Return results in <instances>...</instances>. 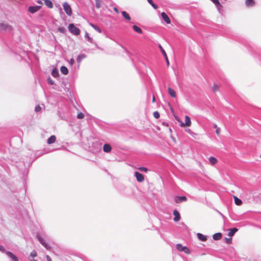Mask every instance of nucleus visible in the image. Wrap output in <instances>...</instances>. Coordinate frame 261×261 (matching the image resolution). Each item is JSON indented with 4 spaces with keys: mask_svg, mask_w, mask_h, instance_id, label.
Wrapping results in <instances>:
<instances>
[{
    "mask_svg": "<svg viewBox=\"0 0 261 261\" xmlns=\"http://www.w3.org/2000/svg\"><path fill=\"white\" fill-rule=\"evenodd\" d=\"M70 32L75 35H79L80 33V30L77 27H76L73 24L71 23L68 26Z\"/></svg>",
    "mask_w": 261,
    "mask_h": 261,
    "instance_id": "obj_1",
    "label": "nucleus"
},
{
    "mask_svg": "<svg viewBox=\"0 0 261 261\" xmlns=\"http://www.w3.org/2000/svg\"><path fill=\"white\" fill-rule=\"evenodd\" d=\"M176 249L179 251H180V252L183 251L187 254H189L190 253V251L188 248V247L186 246H182V244H177L176 245Z\"/></svg>",
    "mask_w": 261,
    "mask_h": 261,
    "instance_id": "obj_2",
    "label": "nucleus"
},
{
    "mask_svg": "<svg viewBox=\"0 0 261 261\" xmlns=\"http://www.w3.org/2000/svg\"><path fill=\"white\" fill-rule=\"evenodd\" d=\"M63 7L66 13L69 16L71 15L72 9L70 5L67 2H64L63 4Z\"/></svg>",
    "mask_w": 261,
    "mask_h": 261,
    "instance_id": "obj_3",
    "label": "nucleus"
},
{
    "mask_svg": "<svg viewBox=\"0 0 261 261\" xmlns=\"http://www.w3.org/2000/svg\"><path fill=\"white\" fill-rule=\"evenodd\" d=\"M191 125V121L190 117L188 115L185 116V123L181 122L180 126L184 127L185 126H190Z\"/></svg>",
    "mask_w": 261,
    "mask_h": 261,
    "instance_id": "obj_4",
    "label": "nucleus"
},
{
    "mask_svg": "<svg viewBox=\"0 0 261 261\" xmlns=\"http://www.w3.org/2000/svg\"><path fill=\"white\" fill-rule=\"evenodd\" d=\"M12 27L9 24H0V30L2 31H11L12 30Z\"/></svg>",
    "mask_w": 261,
    "mask_h": 261,
    "instance_id": "obj_5",
    "label": "nucleus"
},
{
    "mask_svg": "<svg viewBox=\"0 0 261 261\" xmlns=\"http://www.w3.org/2000/svg\"><path fill=\"white\" fill-rule=\"evenodd\" d=\"M187 200V198L186 196H177L174 198V201L176 203H179L182 202L186 201Z\"/></svg>",
    "mask_w": 261,
    "mask_h": 261,
    "instance_id": "obj_6",
    "label": "nucleus"
},
{
    "mask_svg": "<svg viewBox=\"0 0 261 261\" xmlns=\"http://www.w3.org/2000/svg\"><path fill=\"white\" fill-rule=\"evenodd\" d=\"M135 174L138 181L142 182L144 181V177L142 174L137 171L135 172Z\"/></svg>",
    "mask_w": 261,
    "mask_h": 261,
    "instance_id": "obj_7",
    "label": "nucleus"
},
{
    "mask_svg": "<svg viewBox=\"0 0 261 261\" xmlns=\"http://www.w3.org/2000/svg\"><path fill=\"white\" fill-rule=\"evenodd\" d=\"M159 48H160L163 55H164V57L165 58L167 66L169 67L170 65V62L165 50L161 45H159Z\"/></svg>",
    "mask_w": 261,
    "mask_h": 261,
    "instance_id": "obj_8",
    "label": "nucleus"
},
{
    "mask_svg": "<svg viewBox=\"0 0 261 261\" xmlns=\"http://www.w3.org/2000/svg\"><path fill=\"white\" fill-rule=\"evenodd\" d=\"M41 6H30L29 7V11L31 13H34L40 9Z\"/></svg>",
    "mask_w": 261,
    "mask_h": 261,
    "instance_id": "obj_9",
    "label": "nucleus"
},
{
    "mask_svg": "<svg viewBox=\"0 0 261 261\" xmlns=\"http://www.w3.org/2000/svg\"><path fill=\"white\" fill-rule=\"evenodd\" d=\"M173 215L174 216V217L173 218V220L175 222H178L180 219V215L179 213L176 210H175L173 211Z\"/></svg>",
    "mask_w": 261,
    "mask_h": 261,
    "instance_id": "obj_10",
    "label": "nucleus"
},
{
    "mask_svg": "<svg viewBox=\"0 0 261 261\" xmlns=\"http://www.w3.org/2000/svg\"><path fill=\"white\" fill-rule=\"evenodd\" d=\"M161 16L166 23L170 24L171 23L169 17L165 12H162L161 13Z\"/></svg>",
    "mask_w": 261,
    "mask_h": 261,
    "instance_id": "obj_11",
    "label": "nucleus"
},
{
    "mask_svg": "<svg viewBox=\"0 0 261 261\" xmlns=\"http://www.w3.org/2000/svg\"><path fill=\"white\" fill-rule=\"evenodd\" d=\"M112 150V147L110 144H106L103 145V150L105 152H110Z\"/></svg>",
    "mask_w": 261,
    "mask_h": 261,
    "instance_id": "obj_12",
    "label": "nucleus"
},
{
    "mask_svg": "<svg viewBox=\"0 0 261 261\" xmlns=\"http://www.w3.org/2000/svg\"><path fill=\"white\" fill-rule=\"evenodd\" d=\"M6 254L12 258L14 261H18V258L10 251L6 252Z\"/></svg>",
    "mask_w": 261,
    "mask_h": 261,
    "instance_id": "obj_13",
    "label": "nucleus"
},
{
    "mask_svg": "<svg viewBox=\"0 0 261 261\" xmlns=\"http://www.w3.org/2000/svg\"><path fill=\"white\" fill-rule=\"evenodd\" d=\"M222 237V233L220 232L216 233L213 234V238L214 240H220Z\"/></svg>",
    "mask_w": 261,
    "mask_h": 261,
    "instance_id": "obj_14",
    "label": "nucleus"
},
{
    "mask_svg": "<svg viewBox=\"0 0 261 261\" xmlns=\"http://www.w3.org/2000/svg\"><path fill=\"white\" fill-rule=\"evenodd\" d=\"M168 93L170 94V95L172 97H176V92L171 88L169 87L168 88Z\"/></svg>",
    "mask_w": 261,
    "mask_h": 261,
    "instance_id": "obj_15",
    "label": "nucleus"
},
{
    "mask_svg": "<svg viewBox=\"0 0 261 261\" xmlns=\"http://www.w3.org/2000/svg\"><path fill=\"white\" fill-rule=\"evenodd\" d=\"M197 236L198 239L201 241L204 242V241H206L207 240L206 237L205 236H204L202 233H198L197 234Z\"/></svg>",
    "mask_w": 261,
    "mask_h": 261,
    "instance_id": "obj_16",
    "label": "nucleus"
},
{
    "mask_svg": "<svg viewBox=\"0 0 261 261\" xmlns=\"http://www.w3.org/2000/svg\"><path fill=\"white\" fill-rule=\"evenodd\" d=\"M56 137L54 135H53L50 136L48 139H47V143L48 144H50L52 143H54L56 142Z\"/></svg>",
    "mask_w": 261,
    "mask_h": 261,
    "instance_id": "obj_17",
    "label": "nucleus"
},
{
    "mask_svg": "<svg viewBox=\"0 0 261 261\" xmlns=\"http://www.w3.org/2000/svg\"><path fill=\"white\" fill-rule=\"evenodd\" d=\"M209 161L211 163V164L212 165H216L217 162H218V160L217 159L215 158V157H213V156H211L210 158H209Z\"/></svg>",
    "mask_w": 261,
    "mask_h": 261,
    "instance_id": "obj_18",
    "label": "nucleus"
},
{
    "mask_svg": "<svg viewBox=\"0 0 261 261\" xmlns=\"http://www.w3.org/2000/svg\"><path fill=\"white\" fill-rule=\"evenodd\" d=\"M238 231V229L237 228H233L229 230V232L228 233V236L231 238L234 234Z\"/></svg>",
    "mask_w": 261,
    "mask_h": 261,
    "instance_id": "obj_19",
    "label": "nucleus"
},
{
    "mask_svg": "<svg viewBox=\"0 0 261 261\" xmlns=\"http://www.w3.org/2000/svg\"><path fill=\"white\" fill-rule=\"evenodd\" d=\"M233 198L234 200V203L237 205H241L242 204V201L241 199H240L236 196H233Z\"/></svg>",
    "mask_w": 261,
    "mask_h": 261,
    "instance_id": "obj_20",
    "label": "nucleus"
},
{
    "mask_svg": "<svg viewBox=\"0 0 261 261\" xmlns=\"http://www.w3.org/2000/svg\"><path fill=\"white\" fill-rule=\"evenodd\" d=\"M122 16H123V17L127 20H130L131 19V18L129 15V14L128 13H127L126 11H122Z\"/></svg>",
    "mask_w": 261,
    "mask_h": 261,
    "instance_id": "obj_21",
    "label": "nucleus"
},
{
    "mask_svg": "<svg viewBox=\"0 0 261 261\" xmlns=\"http://www.w3.org/2000/svg\"><path fill=\"white\" fill-rule=\"evenodd\" d=\"M44 4L49 8H52L53 7V4L50 0H44Z\"/></svg>",
    "mask_w": 261,
    "mask_h": 261,
    "instance_id": "obj_22",
    "label": "nucleus"
},
{
    "mask_svg": "<svg viewBox=\"0 0 261 261\" xmlns=\"http://www.w3.org/2000/svg\"><path fill=\"white\" fill-rule=\"evenodd\" d=\"M133 28L134 30V31L135 32H136L137 33H138L139 34H142V33H143L142 30L139 27H138V26H137L136 25H134L133 26Z\"/></svg>",
    "mask_w": 261,
    "mask_h": 261,
    "instance_id": "obj_23",
    "label": "nucleus"
},
{
    "mask_svg": "<svg viewBox=\"0 0 261 261\" xmlns=\"http://www.w3.org/2000/svg\"><path fill=\"white\" fill-rule=\"evenodd\" d=\"M245 4L247 6H253L255 3L253 0H246Z\"/></svg>",
    "mask_w": 261,
    "mask_h": 261,
    "instance_id": "obj_24",
    "label": "nucleus"
},
{
    "mask_svg": "<svg viewBox=\"0 0 261 261\" xmlns=\"http://www.w3.org/2000/svg\"><path fill=\"white\" fill-rule=\"evenodd\" d=\"M61 71L63 74H67L68 73V69L65 66H62L61 68Z\"/></svg>",
    "mask_w": 261,
    "mask_h": 261,
    "instance_id": "obj_25",
    "label": "nucleus"
},
{
    "mask_svg": "<svg viewBox=\"0 0 261 261\" xmlns=\"http://www.w3.org/2000/svg\"><path fill=\"white\" fill-rule=\"evenodd\" d=\"M220 86L218 85L214 84L212 87V90L214 92H216L219 91Z\"/></svg>",
    "mask_w": 261,
    "mask_h": 261,
    "instance_id": "obj_26",
    "label": "nucleus"
},
{
    "mask_svg": "<svg viewBox=\"0 0 261 261\" xmlns=\"http://www.w3.org/2000/svg\"><path fill=\"white\" fill-rule=\"evenodd\" d=\"M51 74H52L53 76L54 77L58 76L59 75V72H58V70L56 69L53 70Z\"/></svg>",
    "mask_w": 261,
    "mask_h": 261,
    "instance_id": "obj_27",
    "label": "nucleus"
},
{
    "mask_svg": "<svg viewBox=\"0 0 261 261\" xmlns=\"http://www.w3.org/2000/svg\"><path fill=\"white\" fill-rule=\"evenodd\" d=\"M95 5L97 8H99L101 7V1L100 0H95Z\"/></svg>",
    "mask_w": 261,
    "mask_h": 261,
    "instance_id": "obj_28",
    "label": "nucleus"
},
{
    "mask_svg": "<svg viewBox=\"0 0 261 261\" xmlns=\"http://www.w3.org/2000/svg\"><path fill=\"white\" fill-rule=\"evenodd\" d=\"M225 242L228 244H231L232 243V238L230 237L229 238H225Z\"/></svg>",
    "mask_w": 261,
    "mask_h": 261,
    "instance_id": "obj_29",
    "label": "nucleus"
},
{
    "mask_svg": "<svg viewBox=\"0 0 261 261\" xmlns=\"http://www.w3.org/2000/svg\"><path fill=\"white\" fill-rule=\"evenodd\" d=\"M213 3H214L216 6L218 7H221V5L219 3V0H211Z\"/></svg>",
    "mask_w": 261,
    "mask_h": 261,
    "instance_id": "obj_30",
    "label": "nucleus"
},
{
    "mask_svg": "<svg viewBox=\"0 0 261 261\" xmlns=\"http://www.w3.org/2000/svg\"><path fill=\"white\" fill-rule=\"evenodd\" d=\"M84 114L82 113H79L77 114V117L78 119H83L84 118Z\"/></svg>",
    "mask_w": 261,
    "mask_h": 261,
    "instance_id": "obj_31",
    "label": "nucleus"
},
{
    "mask_svg": "<svg viewBox=\"0 0 261 261\" xmlns=\"http://www.w3.org/2000/svg\"><path fill=\"white\" fill-rule=\"evenodd\" d=\"M84 58H85V56L84 55H81L79 56L77 59V62H80L81 61V60H82Z\"/></svg>",
    "mask_w": 261,
    "mask_h": 261,
    "instance_id": "obj_32",
    "label": "nucleus"
},
{
    "mask_svg": "<svg viewBox=\"0 0 261 261\" xmlns=\"http://www.w3.org/2000/svg\"><path fill=\"white\" fill-rule=\"evenodd\" d=\"M153 116L154 118L158 119L160 117V114L158 111H155L153 112Z\"/></svg>",
    "mask_w": 261,
    "mask_h": 261,
    "instance_id": "obj_33",
    "label": "nucleus"
},
{
    "mask_svg": "<svg viewBox=\"0 0 261 261\" xmlns=\"http://www.w3.org/2000/svg\"><path fill=\"white\" fill-rule=\"evenodd\" d=\"M37 255V252L35 250L32 251L30 253V256L33 257H36Z\"/></svg>",
    "mask_w": 261,
    "mask_h": 261,
    "instance_id": "obj_34",
    "label": "nucleus"
},
{
    "mask_svg": "<svg viewBox=\"0 0 261 261\" xmlns=\"http://www.w3.org/2000/svg\"><path fill=\"white\" fill-rule=\"evenodd\" d=\"M139 169L140 171H144V172H147V171H148L147 168H146V167H140L139 168Z\"/></svg>",
    "mask_w": 261,
    "mask_h": 261,
    "instance_id": "obj_35",
    "label": "nucleus"
},
{
    "mask_svg": "<svg viewBox=\"0 0 261 261\" xmlns=\"http://www.w3.org/2000/svg\"><path fill=\"white\" fill-rule=\"evenodd\" d=\"M41 110V108L39 105H37L35 107V111L36 112H39Z\"/></svg>",
    "mask_w": 261,
    "mask_h": 261,
    "instance_id": "obj_36",
    "label": "nucleus"
},
{
    "mask_svg": "<svg viewBox=\"0 0 261 261\" xmlns=\"http://www.w3.org/2000/svg\"><path fill=\"white\" fill-rule=\"evenodd\" d=\"M97 32H98L99 33H101V30L97 27L93 25V24H92L91 25Z\"/></svg>",
    "mask_w": 261,
    "mask_h": 261,
    "instance_id": "obj_37",
    "label": "nucleus"
},
{
    "mask_svg": "<svg viewBox=\"0 0 261 261\" xmlns=\"http://www.w3.org/2000/svg\"><path fill=\"white\" fill-rule=\"evenodd\" d=\"M47 81L48 82V83L50 84V85H53L54 84V81L51 79L50 78H48L47 79Z\"/></svg>",
    "mask_w": 261,
    "mask_h": 261,
    "instance_id": "obj_38",
    "label": "nucleus"
},
{
    "mask_svg": "<svg viewBox=\"0 0 261 261\" xmlns=\"http://www.w3.org/2000/svg\"><path fill=\"white\" fill-rule=\"evenodd\" d=\"M151 5L155 9H157L158 8V6L155 5L154 3H153Z\"/></svg>",
    "mask_w": 261,
    "mask_h": 261,
    "instance_id": "obj_39",
    "label": "nucleus"
},
{
    "mask_svg": "<svg viewBox=\"0 0 261 261\" xmlns=\"http://www.w3.org/2000/svg\"><path fill=\"white\" fill-rule=\"evenodd\" d=\"M58 30L61 33H64V31H65V29L63 28H60L58 29Z\"/></svg>",
    "mask_w": 261,
    "mask_h": 261,
    "instance_id": "obj_40",
    "label": "nucleus"
},
{
    "mask_svg": "<svg viewBox=\"0 0 261 261\" xmlns=\"http://www.w3.org/2000/svg\"><path fill=\"white\" fill-rule=\"evenodd\" d=\"M216 133L217 135H219L220 134V128H219V127L217 128L216 130Z\"/></svg>",
    "mask_w": 261,
    "mask_h": 261,
    "instance_id": "obj_41",
    "label": "nucleus"
},
{
    "mask_svg": "<svg viewBox=\"0 0 261 261\" xmlns=\"http://www.w3.org/2000/svg\"><path fill=\"white\" fill-rule=\"evenodd\" d=\"M46 259L47 261H52L51 258L50 257V256L48 255L46 256Z\"/></svg>",
    "mask_w": 261,
    "mask_h": 261,
    "instance_id": "obj_42",
    "label": "nucleus"
},
{
    "mask_svg": "<svg viewBox=\"0 0 261 261\" xmlns=\"http://www.w3.org/2000/svg\"><path fill=\"white\" fill-rule=\"evenodd\" d=\"M0 251H2V252H4L5 251V248L3 246H0Z\"/></svg>",
    "mask_w": 261,
    "mask_h": 261,
    "instance_id": "obj_43",
    "label": "nucleus"
},
{
    "mask_svg": "<svg viewBox=\"0 0 261 261\" xmlns=\"http://www.w3.org/2000/svg\"><path fill=\"white\" fill-rule=\"evenodd\" d=\"M114 10L117 13H119V11H118V9L116 8V7H114Z\"/></svg>",
    "mask_w": 261,
    "mask_h": 261,
    "instance_id": "obj_44",
    "label": "nucleus"
},
{
    "mask_svg": "<svg viewBox=\"0 0 261 261\" xmlns=\"http://www.w3.org/2000/svg\"><path fill=\"white\" fill-rule=\"evenodd\" d=\"M74 62V61L73 59H71L70 61V63L71 64H73Z\"/></svg>",
    "mask_w": 261,
    "mask_h": 261,
    "instance_id": "obj_45",
    "label": "nucleus"
},
{
    "mask_svg": "<svg viewBox=\"0 0 261 261\" xmlns=\"http://www.w3.org/2000/svg\"><path fill=\"white\" fill-rule=\"evenodd\" d=\"M148 2L151 5L153 2L152 0H147Z\"/></svg>",
    "mask_w": 261,
    "mask_h": 261,
    "instance_id": "obj_46",
    "label": "nucleus"
},
{
    "mask_svg": "<svg viewBox=\"0 0 261 261\" xmlns=\"http://www.w3.org/2000/svg\"><path fill=\"white\" fill-rule=\"evenodd\" d=\"M186 131L189 133H191V130L190 129H186Z\"/></svg>",
    "mask_w": 261,
    "mask_h": 261,
    "instance_id": "obj_47",
    "label": "nucleus"
},
{
    "mask_svg": "<svg viewBox=\"0 0 261 261\" xmlns=\"http://www.w3.org/2000/svg\"><path fill=\"white\" fill-rule=\"evenodd\" d=\"M155 98L154 96H153V97H152V101L153 102H155Z\"/></svg>",
    "mask_w": 261,
    "mask_h": 261,
    "instance_id": "obj_48",
    "label": "nucleus"
},
{
    "mask_svg": "<svg viewBox=\"0 0 261 261\" xmlns=\"http://www.w3.org/2000/svg\"><path fill=\"white\" fill-rule=\"evenodd\" d=\"M42 245L46 248H47V245L45 243H42Z\"/></svg>",
    "mask_w": 261,
    "mask_h": 261,
    "instance_id": "obj_49",
    "label": "nucleus"
},
{
    "mask_svg": "<svg viewBox=\"0 0 261 261\" xmlns=\"http://www.w3.org/2000/svg\"><path fill=\"white\" fill-rule=\"evenodd\" d=\"M37 3H38V4H42V2H41V1H40V0H38V1H37Z\"/></svg>",
    "mask_w": 261,
    "mask_h": 261,
    "instance_id": "obj_50",
    "label": "nucleus"
},
{
    "mask_svg": "<svg viewBox=\"0 0 261 261\" xmlns=\"http://www.w3.org/2000/svg\"><path fill=\"white\" fill-rule=\"evenodd\" d=\"M30 261H37V260L35 259H30Z\"/></svg>",
    "mask_w": 261,
    "mask_h": 261,
    "instance_id": "obj_51",
    "label": "nucleus"
},
{
    "mask_svg": "<svg viewBox=\"0 0 261 261\" xmlns=\"http://www.w3.org/2000/svg\"><path fill=\"white\" fill-rule=\"evenodd\" d=\"M177 121L180 123V125L181 124V122H182L180 119H177Z\"/></svg>",
    "mask_w": 261,
    "mask_h": 261,
    "instance_id": "obj_52",
    "label": "nucleus"
},
{
    "mask_svg": "<svg viewBox=\"0 0 261 261\" xmlns=\"http://www.w3.org/2000/svg\"><path fill=\"white\" fill-rule=\"evenodd\" d=\"M39 241L42 244V243H44V242H43L40 239H39Z\"/></svg>",
    "mask_w": 261,
    "mask_h": 261,
    "instance_id": "obj_53",
    "label": "nucleus"
},
{
    "mask_svg": "<svg viewBox=\"0 0 261 261\" xmlns=\"http://www.w3.org/2000/svg\"><path fill=\"white\" fill-rule=\"evenodd\" d=\"M39 241L42 244V243H44V242H43L40 239H39Z\"/></svg>",
    "mask_w": 261,
    "mask_h": 261,
    "instance_id": "obj_54",
    "label": "nucleus"
},
{
    "mask_svg": "<svg viewBox=\"0 0 261 261\" xmlns=\"http://www.w3.org/2000/svg\"><path fill=\"white\" fill-rule=\"evenodd\" d=\"M86 37H87L89 39V36H88V34H87V33H86Z\"/></svg>",
    "mask_w": 261,
    "mask_h": 261,
    "instance_id": "obj_55",
    "label": "nucleus"
},
{
    "mask_svg": "<svg viewBox=\"0 0 261 261\" xmlns=\"http://www.w3.org/2000/svg\"><path fill=\"white\" fill-rule=\"evenodd\" d=\"M260 158H261V154H260Z\"/></svg>",
    "mask_w": 261,
    "mask_h": 261,
    "instance_id": "obj_56",
    "label": "nucleus"
}]
</instances>
